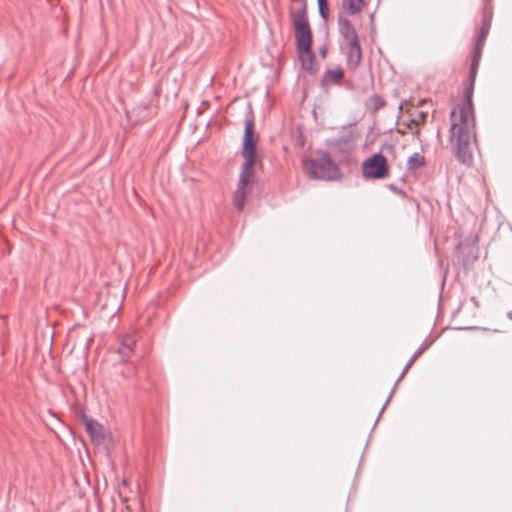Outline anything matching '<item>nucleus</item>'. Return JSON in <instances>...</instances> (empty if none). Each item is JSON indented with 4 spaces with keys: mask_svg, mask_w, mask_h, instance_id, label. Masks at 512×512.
I'll list each match as a JSON object with an SVG mask.
<instances>
[{
    "mask_svg": "<svg viewBox=\"0 0 512 512\" xmlns=\"http://www.w3.org/2000/svg\"><path fill=\"white\" fill-rule=\"evenodd\" d=\"M484 44L475 43L470 66V84L465 89V103L450 113L451 125L449 142L455 158L468 167L473 164V152L477 147L475 115L473 109V91Z\"/></svg>",
    "mask_w": 512,
    "mask_h": 512,
    "instance_id": "f257e3e1",
    "label": "nucleus"
},
{
    "mask_svg": "<svg viewBox=\"0 0 512 512\" xmlns=\"http://www.w3.org/2000/svg\"><path fill=\"white\" fill-rule=\"evenodd\" d=\"M244 121L245 127L241 151L244 162L241 166L237 189L234 193V205L238 210L244 208L245 200L251 192L248 183L254 175L256 143L259 140L258 134L254 133V116L250 104H248Z\"/></svg>",
    "mask_w": 512,
    "mask_h": 512,
    "instance_id": "f03ea898",
    "label": "nucleus"
},
{
    "mask_svg": "<svg viewBox=\"0 0 512 512\" xmlns=\"http://www.w3.org/2000/svg\"><path fill=\"white\" fill-rule=\"evenodd\" d=\"M293 27L301 67L308 73L315 74L318 67L315 65V55L312 51V30L309 21H305L304 14H302L298 16Z\"/></svg>",
    "mask_w": 512,
    "mask_h": 512,
    "instance_id": "7ed1b4c3",
    "label": "nucleus"
},
{
    "mask_svg": "<svg viewBox=\"0 0 512 512\" xmlns=\"http://www.w3.org/2000/svg\"><path fill=\"white\" fill-rule=\"evenodd\" d=\"M304 166L313 179L334 180L339 176V168L327 152L315 159L304 160Z\"/></svg>",
    "mask_w": 512,
    "mask_h": 512,
    "instance_id": "20e7f679",
    "label": "nucleus"
},
{
    "mask_svg": "<svg viewBox=\"0 0 512 512\" xmlns=\"http://www.w3.org/2000/svg\"><path fill=\"white\" fill-rule=\"evenodd\" d=\"M362 175L365 179H384L389 176V165L381 153H374L362 163Z\"/></svg>",
    "mask_w": 512,
    "mask_h": 512,
    "instance_id": "39448f33",
    "label": "nucleus"
},
{
    "mask_svg": "<svg viewBox=\"0 0 512 512\" xmlns=\"http://www.w3.org/2000/svg\"><path fill=\"white\" fill-rule=\"evenodd\" d=\"M358 134L352 125L343 127L342 132L330 141V145L339 151H344L354 140Z\"/></svg>",
    "mask_w": 512,
    "mask_h": 512,
    "instance_id": "423d86ee",
    "label": "nucleus"
},
{
    "mask_svg": "<svg viewBox=\"0 0 512 512\" xmlns=\"http://www.w3.org/2000/svg\"><path fill=\"white\" fill-rule=\"evenodd\" d=\"M338 30L346 42L359 39L355 26L346 16H338Z\"/></svg>",
    "mask_w": 512,
    "mask_h": 512,
    "instance_id": "0eeeda50",
    "label": "nucleus"
},
{
    "mask_svg": "<svg viewBox=\"0 0 512 512\" xmlns=\"http://www.w3.org/2000/svg\"><path fill=\"white\" fill-rule=\"evenodd\" d=\"M85 429L94 443L100 444L104 440L103 426L96 420L87 416L83 417Z\"/></svg>",
    "mask_w": 512,
    "mask_h": 512,
    "instance_id": "6e6552de",
    "label": "nucleus"
},
{
    "mask_svg": "<svg viewBox=\"0 0 512 512\" xmlns=\"http://www.w3.org/2000/svg\"><path fill=\"white\" fill-rule=\"evenodd\" d=\"M136 340L132 334H126L120 341L117 353L123 362H127L134 353Z\"/></svg>",
    "mask_w": 512,
    "mask_h": 512,
    "instance_id": "1a4fd4ad",
    "label": "nucleus"
},
{
    "mask_svg": "<svg viewBox=\"0 0 512 512\" xmlns=\"http://www.w3.org/2000/svg\"><path fill=\"white\" fill-rule=\"evenodd\" d=\"M348 51H347V62L353 67H357L362 59V50L360 46L359 39L347 42Z\"/></svg>",
    "mask_w": 512,
    "mask_h": 512,
    "instance_id": "9d476101",
    "label": "nucleus"
},
{
    "mask_svg": "<svg viewBox=\"0 0 512 512\" xmlns=\"http://www.w3.org/2000/svg\"><path fill=\"white\" fill-rule=\"evenodd\" d=\"M344 77L342 68L328 69L325 71L321 80L322 85L336 84Z\"/></svg>",
    "mask_w": 512,
    "mask_h": 512,
    "instance_id": "9b49d317",
    "label": "nucleus"
},
{
    "mask_svg": "<svg viewBox=\"0 0 512 512\" xmlns=\"http://www.w3.org/2000/svg\"><path fill=\"white\" fill-rule=\"evenodd\" d=\"M342 5L348 14L355 15L362 10L364 0H343Z\"/></svg>",
    "mask_w": 512,
    "mask_h": 512,
    "instance_id": "f8f14e48",
    "label": "nucleus"
},
{
    "mask_svg": "<svg viewBox=\"0 0 512 512\" xmlns=\"http://www.w3.org/2000/svg\"><path fill=\"white\" fill-rule=\"evenodd\" d=\"M425 165V157L418 152L413 153L407 160V169L416 170Z\"/></svg>",
    "mask_w": 512,
    "mask_h": 512,
    "instance_id": "ddd939ff",
    "label": "nucleus"
},
{
    "mask_svg": "<svg viewBox=\"0 0 512 512\" xmlns=\"http://www.w3.org/2000/svg\"><path fill=\"white\" fill-rule=\"evenodd\" d=\"M490 26H491V21L489 18L487 17H484L483 20H482V24H481V27L477 33V36H476V42H480V44H484L485 41H486V38L489 34V30H490Z\"/></svg>",
    "mask_w": 512,
    "mask_h": 512,
    "instance_id": "4468645a",
    "label": "nucleus"
},
{
    "mask_svg": "<svg viewBox=\"0 0 512 512\" xmlns=\"http://www.w3.org/2000/svg\"><path fill=\"white\" fill-rule=\"evenodd\" d=\"M319 16L327 21L329 17V6L327 0H317Z\"/></svg>",
    "mask_w": 512,
    "mask_h": 512,
    "instance_id": "2eb2a0df",
    "label": "nucleus"
},
{
    "mask_svg": "<svg viewBox=\"0 0 512 512\" xmlns=\"http://www.w3.org/2000/svg\"><path fill=\"white\" fill-rule=\"evenodd\" d=\"M413 365V363H410V360H408V362L406 363L404 369L402 370L401 374L399 375L398 379L396 380L395 384H394V387H393V390L391 393L394 392L397 384L399 383V381L404 377V375L407 373V371L410 369V367ZM392 394L389 395L388 399L386 400V403L383 405L382 407V410L386 407L387 403L389 402L390 398H391Z\"/></svg>",
    "mask_w": 512,
    "mask_h": 512,
    "instance_id": "dca6fc26",
    "label": "nucleus"
},
{
    "mask_svg": "<svg viewBox=\"0 0 512 512\" xmlns=\"http://www.w3.org/2000/svg\"><path fill=\"white\" fill-rule=\"evenodd\" d=\"M429 346V344H426L425 342L413 353V355L410 357V363H414L416 361V359L423 353V351L425 349H427V347Z\"/></svg>",
    "mask_w": 512,
    "mask_h": 512,
    "instance_id": "f3484780",
    "label": "nucleus"
},
{
    "mask_svg": "<svg viewBox=\"0 0 512 512\" xmlns=\"http://www.w3.org/2000/svg\"><path fill=\"white\" fill-rule=\"evenodd\" d=\"M326 54H327V48L325 45L321 46L319 48V55L322 57V58H325L326 57Z\"/></svg>",
    "mask_w": 512,
    "mask_h": 512,
    "instance_id": "a211bd4d",
    "label": "nucleus"
},
{
    "mask_svg": "<svg viewBox=\"0 0 512 512\" xmlns=\"http://www.w3.org/2000/svg\"><path fill=\"white\" fill-rule=\"evenodd\" d=\"M388 188H389L391 191L395 192V193H398V194L402 193V191H401L400 189H398V188H397V186H396L395 184H392V183H391V184H388Z\"/></svg>",
    "mask_w": 512,
    "mask_h": 512,
    "instance_id": "6ab92c4d",
    "label": "nucleus"
},
{
    "mask_svg": "<svg viewBox=\"0 0 512 512\" xmlns=\"http://www.w3.org/2000/svg\"><path fill=\"white\" fill-rule=\"evenodd\" d=\"M411 124L417 125L418 123L415 120H411Z\"/></svg>",
    "mask_w": 512,
    "mask_h": 512,
    "instance_id": "aec40b11",
    "label": "nucleus"
}]
</instances>
